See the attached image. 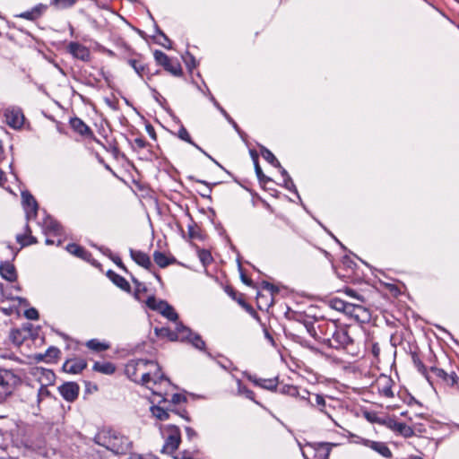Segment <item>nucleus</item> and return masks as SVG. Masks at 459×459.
<instances>
[{"label":"nucleus","mask_w":459,"mask_h":459,"mask_svg":"<svg viewBox=\"0 0 459 459\" xmlns=\"http://www.w3.org/2000/svg\"><path fill=\"white\" fill-rule=\"evenodd\" d=\"M320 335L317 342L337 351H349L354 340L346 326L338 325L335 321L324 322L317 326Z\"/></svg>","instance_id":"f257e3e1"},{"label":"nucleus","mask_w":459,"mask_h":459,"mask_svg":"<svg viewBox=\"0 0 459 459\" xmlns=\"http://www.w3.org/2000/svg\"><path fill=\"white\" fill-rule=\"evenodd\" d=\"M93 442L116 455H126L133 446L128 437L112 427H103L99 429L93 437Z\"/></svg>","instance_id":"f03ea898"},{"label":"nucleus","mask_w":459,"mask_h":459,"mask_svg":"<svg viewBox=\"0 0 459 459\" xmlns=\"http://www.w3.org/2000/svg\"><path fill=\"white\" fill-rule=\"evenodd\" d=\"M161 434L166 433L164 445L160 450L161 454L172 455L181 444V431L179 427L174 424L160 425Z\"/></svg>","instance_id":"7ed1b4c3"},{"label":"nucleus","mask_w":459,"mask_h":459,"mask_svg":"<svg viewBox=\"0 0 459 459\" xmlns=\"http://www.w3.org/2000/svg\"><path fill=\"white\" fill-rule=\"evenodd\" d=\"M21 378L10 369H0V402L4 401L14 391Z\"/></svg>","instance_id":"20e7f679"},{"label":"nucleus","mask_w":459,"mask_h":459,"mask_svg":"<svg viewBox=\"0 0 459 459\" xmlns=\"http://www.w3.org/2000/svg\"><path fill=\"white\" fill-rule=\"evenodd\" d=\"M177 330L179 333H183L184 336H187L184 342H189L194 348L204 351L207 357L213 359L212 354L206 350V343L199 333H193V331L182 322L177 323Z\"/></svg>","instance_id":"39448f33"},{"label":"nucleus","mask_w":459,"mask_h":459,"mask_svg":"<svg viewBox=\"0 0 459 459\" xmlns=\"http://www.w3.org/2000/svg\"><path fill=\"white\" fill-rule=\"evenodd\" d=\"M286 317L289 320L295 321L297 323L301 324L307 333L316 342L317 339H319V333H317L315 322L316 320L310 317L308 315H307L304 312H298L290 310V308H288V311L285 313Z\"/></svg>","instance_id":"423d86ee"},{"label":"nucleus","mask_w":459,"mask_h":459,"mask_svg":"<svg viewBox=\"0 0 459 459\" xmlns=\"http://www.w3.org/2000/svg\"><path fill=\"white\" fill-rule=\"evenodd\" d=\"M336 446V443L331 442H314L307 443L306 447L310 449L313 459H329L332 448ZM302 455L305 459H310L306 451H302Z\"/></svg>","instance_id":"0eeeda50"},{"label":"nucleus","mask_w":459,"mask_h":459,"mask_svg":"<svg viewBox=\"0 0 459 459\" xmlns=\"http://www.w3.org/2000/svg\"><path fill=\"white\" fill-rule=\"evenodd\" d=\"M65 250L71 255H74V256L88 262L92 266L101 270V264L98 260L94 259L92 254L87 249H85L83 247L76 243H69L65 247Z\"/></svg>","instance_id":"6e6552de"},{"label":"nucleus","mask_w":459,"mask_h":459,"mask_svg":"<svg viewBox=\"0 0 459 459\" xmlns=\"http://www.w3.org/2000/svg\"><path fill=\"white\" fill-rule=\"evenodd\" d=\"M69 125L72 127V129L79 134L82 136H85L98 144L103 145L102 143L94 135L93 131L91 129V127L86 125L82 119H81L78 117H71L69 120Z\"/></svg>","instance_id":"1a4fd4ad"},{"label":"nucleus","mask_w":459,"mask_h":459,"mask_svg":"<svg viewBox=\"0 0 459 459\" xmlns=\"http://www.w3.org/2000/svg\"><path fill=\"white\" fill-rule=\"evenodd\" d=\"M22 203L25 212L26 221L36 218L39 204L35 197L28 190L22 192Z\"/></svg>","instance_id":"9d476101"},{"label":"nucleus","mask_w":459,"mask_h":459,"mask_svg":"<svg viewBox=\"0 0 459 459\" xmlns=\"http://www.w3.org/2000/svg\"><path fill=\"white\" fill-rule=\"evenodd\" d=\"M32 325L30 323L24 324L22 328H14L10 332V340L16 346H21L24 341L30 337L35 339L34 333H31Z\"/></svg>","instance_id":"9b49d317"},{"label":"nucleus","mask_w":459,"mask_h":459,"mask_svg":"<svg viewBox=\"0 0 459 459\" xmlns=\"http://www.w3.org/2000/svg\"><path fill=\"white\" fill-rule=\"evenodd\" d=\"M57 389L62 398L68 403L74 402L80 393L79 385L74 381L65 382Z\"/></svg>","instance_id":"f8f14e48"},{"label":"nucleus","mask_w":459,"mask_h":459,"mask_svg":"<svg viewBox=\"0 0 459 459\" xmlns=\"http://www.w3.org/2000/svg\"><path fill=\"white\" fill-rule=\"evenodd\" d=\"M66 50L75 59L82 62H89L91 60L90 49L77 41L69 42Z\"/></svg>","instance_id":"ddd939ff"},{"label":"nucleus","mask_w":459,"mask_h":459,"mask_svg":"<svg viewBox=\"0 0 459 459\" xmlns=\"http://www.w3.org/2000/svg\"><path fill=\"white\" fill-rule=\"evenodd\" d=\"M6 124L13 129H21L24 122V115L19 108L6 109L4 112Z\"/></svg>","instance_id":"4468645a"},{"label":"nucleus","mask_w":459,"mask_h":459,"mask_svg":"<svg viewBox=\"0 0 459 459\" xmlns=\"http://www.w3.org/2000/svg\"><path fill=\"white\" fill-rule=\"evenodd\" d=\"M207 92L209 95V100L212 103V105L219 110V112L225 117V119L232 126L233 129L238 133L242 140H245L246 134L243 132L236 121L229 115V113L225 110V108L217 101L214 96L212 94L209 89H207Z\"/></svg>","instance_id":"2eb2a0df"},{"label":"nucleus","mask_w":459,"mask_h":459,"mask_svg":"<svg viewBox=\"0 0 459 459\" xmlns=\"http://www.w3.org/2000/svg\"><path fill=\"white\" fill-rule=\"evenodd\" d=\"M87 368V361L84 359H68L62 366V370L68 374L76 375Z\"/></svg>","instance_id":"dca6fc26"},{"label":"nucleus","mask_w":459,"mask_h":459,"mask_svg":"<svg viewBox=\"0 0 459 459\" xmlns=\"http://www.w3.org/2000/svg\"><path fill=\"white\" fill-rule=\"evenodd\" d=\"M42 230L44 234L53 233L56 236L64 234L63 226L51 215H46L42 221Z\"/></svg>","instance_id":"f3484780"},{"label":"nucleus","mask_w":459,"mask_h":459,"mask_svg":"<svg viewBox=\"0 0 459 459\" xmlns=\"http://www.w3.org/2000/svg\"><path fill=\"white\" fill-rule=\"evenodd\" d=\"M154 333L157 337L167 338L170 342L179 341L184 342L185 339L187 338L183 333H179L177 328L173 331L169 327H155Z\"/></svg>","instance_id":"a211bd4d"},{"label":"nucleus","mask_w":459,"mask_h":459,"mask_svg":"<svg viewBox=\"0 0 459 459\" xmlns=\"http://www.w3.org/2000/svg\"><path fill=\"white\" fill-rule=\"evenodd\" d=\"M129 255L131 259L137 264L139 266H142L143 268L151 271V268L152 267V264L151 261L150 256L141 251V250H134L133 248H129Z\"/></svg>","instance_id":"6ab92c4d"},{"label":"nucleus","mask_w":459,"mask_h":459,"mask_svg":"<svg viewBox=\"0 0 459 459\" xmlns=\"http://www.w3.org/2000/svg\"><path fill=\"white\" fill-rule=\"evenodd\" d=\"M0 275L9 282L16 281L18 277L15 266L11 261L0 262Z\"/></svg>","instance_id":"aec40b11"},{"label":"nucleus","mask_w":459,"mask_h":459,"mask_svg":"<svg viewBox=\"0 0 459 459\" xmlns=\"http://www.w3.org/2000/svg\"><path fill=\"white\" fill-rule=\"evenodd\" d=\"M285 336L295 343L299 344L301 347L309 350L312 352L317 353L319 352V349L316 348L310 341L307 340L305 337L292 333L289 330H284Z\"/></svg>","instance_id":"412c9836"},{"label":"nucleus","mask_w":459,"mask_h":459,"mask_svg":"<svg viewBox=\"0 0 459 459\" xmlns=\"http://www.w3.org/2000/svg\"><path fill=\"white\" fill-rule=\"evenodd\" d=\"M361 443L366 446L370 447L372 450L376 451L379 455H381L385 458L392 457V452L387 445L384 442L380 441H372L369 439H361Z\"/></svg>","instance_id":"4be33fe9"},{"label":"nucleus","mask_w":459,"mask_h":459,"mask_svg":"<svg viewBox=\"0 0 459 459\" xmlns=\"http://www.w3.org/2000/svg\"><path fill=\"white\" fill-rule=\"evenodd\" d=\"M117 58L127 61L133 56L141 58L142 55L136 53L126 41L120 40L117 43Z\"/></svg>","instance_id":"5701e85b"},{"label":"nucleus","mask_w":459,"mask_h":459,"mask_svg":"<svg viewBox=\"0 0 459 459\" xmlns=\"http://www.w3.org/2000/svg\"><path fill=\"white\" fill-rule=\"evenodd\" d=\"M47 9V4H38L35 6H33L30 10H27L25 12L21 13L20 14H17L16 17L22 18L28 21H36L37 19L42 16V14L45 13Z\"/></svg>","instance_id":"b1692460"},{"label":"nucleus","mask_w":459,"mask_h":459,"mask_svg":"<svg viewBox=\"0 0 459 459\" xmlns=\"http://www.w3.org/2000/svg\"><path fill=\"white\" fill-rule=\"evenodd\" d=\"M106 275L108 278V280L117 288L127 293L131 292V286L123 276L119 275L111 269L107 271Z\"/></svg>","instance_id":"393cba45"},{"label":"nucleus","mask_w":459,"mask_h":459,"mask_svg":"<svg viewBox=\"0 0 459 459\" xmlns=\"http://www.w3.org/2000/svg\"><path fill=\"white\" fill-rule=\"evenodd\" d=\"M166 398L162 397V399L159 402L158 404L152 405L150 411L152 414L159 420L164 421L169 419V412L171 411V407L169 405L168 407L160 406L161 403H166Z\"/></svg>","instance_id":"a878e982"},{"label":"nucleus","mask_w":459,"mask_h":459,"mask_svg":"<svg viewBox=\"0 0 459 459\" xmlns=\"http://www.w3.org/2000/svg\"><path fill=\"white\" fill-rule=\"evenodd\" d=\"M150 361L143 359H132L126 365L125 372L127 377L136 382V371L140 366H146Z\"/></svg>","instance_id":"bb28decb"},{"label":"nucleus","mask_w":459,"mask_h":459,"mask_svg":"<svg viewBox=\"0 0 459 459\" xmlns=\"http://www.w3.org/2000/svg\"><path fill=\"white\" fill-rule=\"evenodd\" d=\"M393 383L394 382L391 377L382 376L377 383V388L379 393L387 398L394 397V393L392 390Z\"/></svg>","instance_id":"cd10ccee"},{"label":"nucleus","mask_w":459,"mask_h":459,"mask_svg":"<svg viewBox=\"0 0 459 459\" xmlns=\"http://www.w3.org/2000/svg\"><path fill=\"white\" fill-rule=\"evenodd\" d=\"M191 223L187 226V234L189 238L191 239H198L200 241H204L206 239V235L202 231V230L195 223L193 217L189 212H186Z\"/></svg>","instance_id":"c85d7f7f"},{"label":"nucleus","mask_w":459,"mask_h":459,"mask_svg":"<svg viewBox=\"0 0 459 459\" xmlns=\"http://www.w3.org/2000/svg\"><path fill=\"white\" fill-rule=\"evenodd\" d=\"M279 171L281 177L283 178V184L281 186L289 190L290 192L293 193L297 196V198H299V191L288 171L283 167H281L279 169Z\"/></svg>","instance_id":"c756f323"},{"label":"nucleus","mask_w":459,"mask_h":459,"mask_svg":"<svg viewBox=\"0 0 459 459\" xmlns=\"http://www.w3.org/2000/svg\"><path fill=\"white\" fill-rule=\"evenodd\" d=\"M153 260L160 268H165L169 264L176 263V258L174 256H167L163 252L159 250L154 251Z\"/></svg>","instance_id":"7c9ffc66"},{"label":"nucleus","mask_w":459,"mask_h":459,"mask_svg":"<svg viewBox=\"0 0 459 459\" xmlns=\"http://www.w3.org/2000/svg\"><path fill=\"white\" fill-rule=\"evenodd\" d=\"M411 356L412 362H413L414 366L417 368L418 371L422 376H424V377L427 379V381L430 385H432L430 377L429 376V373H428V369H427L426 366L423 364V362L421 361L418 352L416 351H411Z\"/></svg>","instance_id":"2f4dec72"},{"label":"nucleus","mask_w":459,"mask_h":459,"mask_svg":"<svg viewBox=\"0 0 459 459\" xmlns=\"http://www.w3.org/2000/svg\"><path fill=\"white\" fill-rule=\"evenodd\" d=\"M162 307L160 309L159 313L169 319V321L176 322V324L178 321V314L175 311L174 307L169 305L166 300L162 303Z\"/></svg>","instance_id":"473e14b6"},{"label":"nucleus","mask_w":459,"mask_h":459,"mask_svg":"<svg viewBox=\"0 0 459 459\" xmlns=\"http://www.w3.org/2000/svg\"><path fill=\"white\" fill-rule=\"evenodd\" d=\"M126 63L134 69L138 76L143 77L145 73L149 72L147 65L143 64L139 58L131 57Z\"/></svg>","instance_id":"72a5a7b5"},{"label":"nucleus","mask_w":459,"mask_h":459,"mask_svg":"<svg viewBox=\"0 0 459 459\" xmlns=\"http://www.w3.org/2000/svg\"><path fill=\"white\" fill-rule=\"evenodd\" d=\"M92 369L96 372H100L105 375H112L116 371V366L114 363L106 361V362H99L96 361L93 364Z\"/></svg>","instance_id":"f704fd0d"},{"label":"nucleus","mask_w":459,"mask_h":459,"mask_svg":"<svg viewBox=\"0 0 459 459\" xmlns=\"http://www.w3.org/2000/svg\"><path fill=\"white\" fill-rule=\"evenodd\" d=\"M260 153L262 157L272 166L280 169L282 166L280 161L276 159L274 154L264 145H259Z\"/></svg>","instance_id":"c9c22d12"},{"label":"nucleus","mask_w":459,"mask_h":459,"mask_svg":"<svg viewBox=\"0 0 459 459\" xmlns=\"http://www.w3.org/2000/svg\"><path fill=\"white\" fill-rule=\"evenodd\" d=\"M310 405L312 407H316V406L321 412L325 414L328 418L332 419V416H331L330 412L327 411V408H326L325 399V397L322 394H315V403H313V402L310 403Z\"/></svg>","instance_id":"e433bc0d"},{"label":"nucleus","mask_w":459,"mask_h":459,"mask_svg":"<svg viewBox=\"0 0 459 459\" xmlns=\"http://www.w3.org/2000/svg\"><path fill=\"white\" fill-rule=\"evenodd\" d=\"M188 179L191 180V181H195L197 183H200V184H203L204 186H207V190L204 193H200V195L203 197V198H206V199H209L210 201H212V186H216L218 183H210L206 180H203V179H198V178H195L194 176H189L188 177Z\"/></svg>","instance_id":"4c0bfd02"},{"label":"nucleus","mask_w":459,"mask_h":459,"mask_svg":"<svg viewBox=\"0 0 459 459\" xmlns=\"http://www.w3.org/2000/svg\"><path fill=\"white\" fill-rule=\"evenodd\" d=\"M238 394L245 395L246 398L249 399L250 401L254 402L255 403L260 405V403L257 402L255 399V393L249 389L247 386L242 384V381L240 379H238Z\"/></svg>","instance_id":"58836bf2"},{"label":"nucleus","mask_w":459,"mask_h":459,"mask_svg":"<svg viewBox=\"0 0 459 459\" xmlns=\"http://www.w3.org/2000/svg\"><path fill=\"white\" fill-rule=\"evenodd\" d=\"M429 370L435 374V376L439 378L443 383L449 385L450 377L454 376L455 372H451L448 374L443 368H439L437 367H430Z\"/></svg>","instance_id":"ea45409f"},{"label":"nucleus","mask_w":459,"mask_h":459,"mask_svg":"<svg viewBox=\"0 0 459 459\" xmlns=\"http://www.w3.org/2000/svg\"><path fill=\"white\" fill-rule=\"evenodd\" d=\"M237 302L258 323H261V317L259 316L258 313L254 309V307L247 303L245 299L242 297V295H239L238 299H237Z\"/></svg>","instance_id":"a19ab883"},{"label":"nucleus","mask_w":459,"mask_h":459,"mask_svg":"<svg viewBox=\"0 0 459 459\" xmlns=\"http://www.w3.org/2000/svg\"><path fill=\"white\" fill-rule=\"evenodd\" d=\"M196 252L201 264L204 267L212 263L213 258L208 249L196 247Z\"/></svg>","instance_id":"79ce46f5"},{"label":"nucleus","mask_w":459,"mask_h":459,"mask_svg":"<svg viewBox=\"0 0 459 459\" xmlns=\"http://www.w3.org/2000/svg\"><path fill=\"white\" fill-rule=\"evenodd\" d=\"M164 69L174 76L180 77L183 74L182 67L178 60H170L168 65L164 66Z\"/></svg>","instance_id":"37998d69"},{"label":"nucleus","mask_w":459,"mask_h":459,"mask_svg":"<svg viewBox=\"0 0 459 459\" xmlns=\"http://www.w3.org/2000/svg\"><path fill=\"white\" fill-rule=\"evenodd\" d=\"M256 301H257V307L259 309H263L265 307L268 309L270 307L273 306L274 299L273 298H270L266 295L262 294L260 291L256 294Z\"/></svg>","instance_id":"c03bdc74"},{"label":"nucleus","mask_w":459,"mask_h":459,"mask_svg":"<svg viewBox=\"0 0 459 459\" xmlns=\"http://www.w3.org/2000/svg\"><path fill=\"white\" fill-rule=\"evenodd\" d=\"M60 353L61 351L57 347L49 346L44 352V356H46V363H56Z\"/></svg>","instance_id":"a18cd8bd"},{"label":"nucleus","mask_w":459,"mask_h":459,"mask_svg":"<svg viewBox=\"0 0 459 459\" xmlns=\"http://www.w3.org/2000/svg\"><path fill=\"white\" fill-rule=\"evenodd\" d=\"M86 346L95 351H103L109 348V344L100 342L98 339H91L86 342Z\"/></svg>","instance_id":"49530a36"},{"label":"nucleus","mask_w":459,"mask_h":459,"mask_svg":"<svg viewBox=\"0 0 459 459\" xmlns=\"http://www.w3.org/2000/svg\"><path fill=\"white\" fill-rule=\"evenodd\" d=\"M258 386L269 391H277L278 377H276L273 378H261L260 385Z\"/></svg>","instance_id":"de8ad7c7"},{"label":"nucleus","mask_w":459,"mask_h":459,"mask_svg":"<svg viewBox=\"0 0 459 459\" xmlns=\"http://www.w3.org/2000/svg\"><path fill=\"white\" fill-rule=\"evenodd\" d=\"M153 57L156 64L163 68L165 65H168V63L171 60L167 54L159 49L154 50Z\"/></svg>","instance_id":"09e8293b"},{"label":"nucleus","mask_w":459,"mask_h":459,"mask_svg":"<svg viewBox=\"0 0 459 459\" xmlns=\"http://www.w3.org/2000/svg\"><path fill=\"white\" fill-rule=\"evenodd\" d=\"M164 301V299H157L154 295H151L147 298L145 304L151 310L159 312Z\"/></svg>","instance_id":"8fccbe9b"},{"label":"nucleus","mask_w":459,"mask_h":459,"mask_svg":"<svg viewBox=\"0 0 459 459\" xmlns=\"http://www.w3.org/2000/svg\"><path fill=\"white\" fill-rule=\"evenodd\" d=\"M277 391L281 394H286L291 397H298V395H299V387L293 385H283Z\"/></svg>","instance_id":"3c124183"},{"label":"nucleus","mask_w":459,"mask_h":459,"mask_svg":"<svg viewBox=\"0 0 459 459\" xmlns=\"http://www.w3.org/2000/svg\"><path fill=\"white\" fill-rule=\"evenodd\" d=\"M41 377L45 380V383H41V385H53L55 384L56 374L52 369L41 368Z\"/></svg>","instance_id":"603ef678"},{"label":"nucleus","mask_w":459,"mask_h":459,"mask_svg":"<svg viewBox=\"0 0 459 459\" xmlns=\"http://www.w3.org/2000/svg\"><path fill=\"white\" fill-rule=\"evenodd\" d=\"M183 59L188 72L192 73L198 65L195 57L189 51H186L185 56H183Z\"/></svg>","instance_id":"864d4df0"},{"label":"nucleus","mask_w":459,"mask_h":459,"mask_svg":"<svg viewBox=\"0 0 459 459\" xmlns=\"http://www.w3.org/2000/svg\"><path fill=\"white\" fill-rule=\"evenodd\" d=\"M47 385H40L37 393V403L39 404L46 398H54Z\"/></svg>","instance_id":"5fc2aeb1"},{"label":"nucleus","mask_w":459,"mask_h":459,"mask_svg":"<svg viewBox=\"0 0 459 459\" xmlns=\"http://www.w3.org/2000/svg\"><path fill=\"white\" fill-rule=\"evenodd\" d=\"M254 169L257 180L261 186H264L265 184L273 181V179L270 177H267L266 175L264 174L259 163L254 165Z\"/></svg>","instance_id":"6e6d98bb"},{"label":"nucleus","mask_w":459,"mask_h":459,"mask_svg":"<svg viewBox=\"0 0 459 459\" xmlns=\"http://www.w3.org/2000/svg\"><path fill=\"white\" fill-rule=\"evenodd\" d=\"M345 309H342V312L350 316H354L355 318L359 317V314L357 313V311L361 310V306L345 302Z\"/></svg>","instance_id":"4d7b16f0"},{"label":"nucleus","mask_w":459,"mask_h":459,"mask_svg":"<svg viewBox=\"0 0 459 459\" xmlns=\"http://www.w3.org/2000/svg\"><path fill=\"white\" fill-rule=\"evenodd\" d=\"M396 431L399 432L403 437H411L414 435V430L411 427L403 422H399Z\"/></svg>","instance_id":"13d9d810"},{"label":"nucleus","mask_w":459,"mask_h":459,"mask_svg":"<svg viewBox=\"0 0 459 459\" xmlns=\"http://www.w3.org/2000/svg\"><path fill=\"white\" fill-rule=\"evenodd\" d=\"M237 264L241 281L247 286H252L253 281L246 275L241 264L240 256L238 253L237 257Z\"/></svg>","instance_id":"bf43d9fd"},{"label":"nucleus","mask_w":459,"mask_h":459,"mask_svg":"<svg viewBox=\"0 0 459 459\" xmlns=\"http://www.w3.org/2000/svg\"><path fill=\"white\" fill-rule=\"evenodd\" d=\"M260 285L262 289L270 292V298H273L274 295L278 294L280 291V288L277 285H274L267 281H262Z\"/></svg>","instance_id":"052dcab7"},{"label":"nucleus","mask_w":459,"mask_h":459,"mask_svg":"<svg viewBox=\"0 0 459 459\" xmlns=\"http://www.w3.org/2000/svg\"><path fill=\"white\" fill-rule=\"evenodd\" d=\"M149 89L151 90L152 93V97L153 99L155 100V101L165 110V108L166 107H169L168 105V102H167V100L162 97L155 88H152L151 87L150 85H148Z\"/></svg>","instance_id":"680f3d73"},{"label":"nucleus","mask_w":459,"mask_h":459,"mask_svg":"<svg viewBox=\"0 0 459 459\" xmlns=\"http://www.w3.org/2000/svg\"><path fill=\"white\" fill-rule=\"evenodd\" d=\"M133 283L135 285L134 298L139 299L138 292H145L147 291L146 286L141 282L137 278H135L132 273L129 274Z\"/></svg>","instance_id":"e2e57ef3"},{"label":"nucleus","mask_w":459,"mask_h":459,"mask_svg":"<svg viewBox=\"0 0 459 459\" xmlns=\"http://www.w3.org/2000/svg\"><path fill=\"white\" fill-rule=\"evenodd\" d=\"M198 452L197 448L193 450H183L179 452L178 455H173L174 459H195L194 455Z\"/></svg>","instance_id":"0e129e2a"},{"label":"nucleus","mask_w":459,"mask_h":459,"mask_svg":"<svg viewBox=\"0 0 459 459\" xmlns=\"http://www.w3.org/2000/svg\"><path fill=\"white\" fill-rule=\"evenodd\" d=\"M177 136L180 140H182L187 143H193V140H192L189 133L187 132L186 128L184 126V125H181V126H179Z\"/></svg>","instance_id":"69168bd1"},{"label":"nucleus","mask_w":459,"mask_h":459,"mask_svg":"<svg viewBox=\"0 0 459 459\" xmlns=\"http://www.w3.org/2000/svg\"><path fill=\"white\" fill-rule=\"evenodd\" d=\"M126 138V141L128 142V143L132 146L133 150L135 151V147L134 145L139 148V149H143L145 148L147 145H148V143L145 141L144 138L143 137H137L134 140V143L128 139L127 137Z\"/></svg>","instance_id":"338daca9"},{"label":"nucleus","mask_w":459,"mask_h":459,"mask_svg":"<svg viewBox=\"0 0 459 459\" xmlns=\"http://www.w3.org/2000/svg\"><path fill=\"white\" fill-rule=\"evenodd\" d=\"M345 302L344 300L339 299V298H333L330 300V307L333 308L334 310L342 312V309H345Z\"/></svg>","instance_id":"774afa93"}]
</instances>
